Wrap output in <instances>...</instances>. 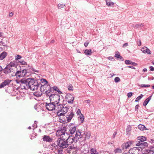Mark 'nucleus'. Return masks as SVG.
<instances>
[{
  "label": "nucleus",
  "instance_id": "obj_1",
  "mask_svg": "<svg viewBox=\"0 0 154 154\" xmlns=\"http://www.w3.org/2000/svg\"><path fill=\"white\" fill-rule=\"evenodd\" d=\"M57 116L61 117L66 114L70 108V106L64 104H60L57 105Z\"/></svg>",
  "mask_w": 154,
  "mask_h": 154
},
{
  "label": "nucleus",
  "instance_id": "obj_3",
  "mask_svg": "<svg viewBox=\"0 0 154 154\" xmlns=\"http://www.w3.org/2000/svg\"><path fill=\"white\" fill-rule=\"evenodd\" d=\"M74 116V114L73 110H71L63 116L60 117V122L63 123L69 122Z\"/></svg>",
  "mask_w": 154,
  "mask_h": 154
},
{
  "label": "nucleus",
  "instance_id": "obj_36",
  "mask_svg": "<svg viewBox=\"0 0 154 154\" xmlns=\"http://www.w3.org/2000/svg\"><path fill=\"white\" fill-rule=\"evenodd\" d=\"M106 5L108 6H112L114 5V3L112 2H110L109 1H106Z\"/></svg>",
  "mask_w": 154,
  "mask_h": 154
},
{
  "label": "nucleus",
  "instance_id": "obj_54",
  "mask_svg": "<svg viewBox=\"0 0 154 154\" xmlns=\"http://www.w3.org/2000/svg\"><path fill=\"white\" fill-rule=\"evenodd\" d=\"M30 69H31L34 72L38 73L39 72V71L36 70L34 69V68L32 67Z\"/></svg>",
  "mask_w": 154,
  "mask_h": 154
},
{
  "label": "nucleus",
  "instance_id": "obj_32",
  "mask_svg": "<svg viewBox=\"0 0 154 154\" xmlns=\"http://www.w3.org/2000/svg\"><path fill=\"white\" fill-rule=\"evenodd\" d=\"M139 148H141V147H134L133 148H132V149H130V150H129V153H130V152L131 151H133V152H134L135 151H136V150H138V151H140V149H139Z\"/></svg>",
  "mask_w": 154,
  "mask_h": 154
},
{
  "label": "nucleus",
  "instance_id": "obj_35",
  "mask_svg": "<svg viewBox=\"0 0 154 154\" xmlns=\"http://www.w3.org/2000/svg\"><path fill=\"white\" fill-rule=\"evenodd\" d=\"M65 4H63V3H60L57 5V7L58 9H61L62 8H63L65 6Z\"/></svg>",
  "mask_w": 154,
  "mask_h": 154
},
{
  "label": "nucleus",
  "instance_id": "obj_16",
  "mask_svg": "<svg viewBox=\"0 0 154 154\" xmlns=\"http://www.w3.org/2000/svg\"><path fill=\"white\" fill-rule=\"evenodd\" d=\"M141 51L145 54H151V51L147 47H144L141 48Z\"/></svg>",
  "mask_w": 154,
  "mask_h": 154
},
{
  "label": "nucleus",
  "instance_id": "obj_14",
  "mask_svg": "<svg viewBox=\"0 0 154 154\" xmlns=\"http://www.w3.org/2000/svg\"><path fill=\"white\" fill-rule=\"evenodd\" d=\"M69 98H71V99L68 100L67 101L68 103H69L73 104L74 97L73 96L72 94H69L66 97V99L67 100H68Z\"/></svg>",
  "mask_w": 154,
  "mask_h": 154
},
{
  "label": "nucleus",
  "instance_id": "obj_51",
  "mask_svg": "<svg viewBox=\"0 0 154 154\" xmlns=\"http://www.w3.org/2000/svg\"><path fill=\"white\" fill-rule=\"evenodd\" d=\"M68 148H69V149L71 150H72L73 149H75V147H74V145H71L69 146L68 147Z\"/></svg>",
  "mask_w": 154,
  "mask_h": 154
},
{
  "label": "nucleus",
  "instance_id": "obj_5",
  "mask_svg": "<svg viewBox=\"0 0 154 154\" xmlns=\"http://www.w3.org/2000/svg\"><path fill=\"white\" fill-rule=\"evenodd\" d=\"M40 90L42 92H45L46 96H49L51 92V87L49 84L41 85L40 87Z\"/></svg>",
  "mask_w": 154,
  "mask_h": 154
},
{
  "label": "nucleus",
  "instance_id": "obj_34",
  "mask_svg": "<svg viewBox=\"0 0 154 154\" xmlns=\"http://www.w3.org/2000/svg\"><path fill=\"white\" fill-rule=\"evenodd\" d=\"M9 68H11L12 67H16V64L13 62H11L10 63L7 65Z\"/></svg>",
  "mask_w": 154,
  "mask_h": 154
},
{
  "label": "nucleus",
  "instance_id": "obj_57",
  "mask_svg": "<svg viewBox=\"0 0 154 154\" xmlns=\"http://www.w3.org/2000/svg\"><path fill=\"white\" fill-rule=\"evenodd\" d=\"M149 68L150 69V71H153L154 70V68L152 66H150L149 67Z\"/></svg>",
  "mask_w": 154,
  "mask_h": 154
},
{
  "label": "nucleus",
  "instance_id": "obj_28",
  "mask_svg": "<svg viewBox=\"0 0 154 154\" xmlns=\"http://www.w3.org/2000/svg\"><path fill=\"white\" fill-rule=\"evenodd\" d=\"M131 127L130 125H129L127 126L126 128V134L127 135L128 134H129L131 131Z\"/></svg>",
  "mask_w": 154,
  "mask_h": 154
},
{
  "label": "nucleus",
  "instance_id": "obj_60",
  "mask_svg": "<svg viewBox=\"0 0 154 154\" xmlns=\"http://www.w3.org/2000/svg\"><path fill=\"white\" fill-rule=\"evenodd\" d=\"M109 60H114V58L113 57H108L107 58Z\"/></svg>",
  "mask_w": 154,
  "mask_h": 154
},
{
  "label": "nucleus",
  "instance_id": "obj_44",
  "mask_svg": "<svg viewBox=\"0 0 154 154\" xmlns=\"http://www.w3.org/2000/svg\"><path fill=\"white\" fill-rule=\"evenodd\" d=\"M138 86L141 87V88L143 87H149L150 86V85H144V84H142L140 85H138Z\"/></svg>",
  "mask_w": 154,
  "mask_h": 154
},
{
  "label": "nucleus",
  "instance_id": "obj_33",
  "mask_svg": "<svg viewBox=\"0 0 154 154\" xmlns=\"http://www.w3.org/2000/svg\"><path fill=\"white\" fill-rule=\"evenodd\" d=\"M40 82L41 83H44V85L47 84L48 83V82L47 81L46 79H41L40 82ZM41 85L42 84H41L40 85Z\"/></svg>",
  "mask_w": 154,
  "mask_h": 154
},
{
  "label": "nucleus",
  "instance_id": "obj_64",
  "mask_svg": "<svg viewBox=\"0 0 154 154\" xmlns=\"http://www.w3.org/2000/svg\"><path fill=\"white\" fill-rule=\"evenodd\" d=\"M118 59H119L120 60H121L122 61L124 60L123 58L121 55H120V57H119Z\"/></svg>",
  "mask_w": 154,
  "mask_h": 154
},
{
  "label": "nucleus",
  "instance_id": "obj_52",
  "mask_svg": "<svg viewBox=\"0 0 154 154\" xmlns=\"http://www.w3.org/2000/svg\"><path fill=\"white\" fill-rule=\"evenodd\" d=\"M133 94V93L132 92H129L127 94V96L129 98H130L131 97Z\"/></svg>",
  "mask_w": 154,
  "mask_h": 154
},
{
  "label": "nucleus",
  "instance_id": "obj_38",
  "mask_svg": "<svg viewBox=\"0 0 154 154\" xmlns=\"http://www.w3.org/2000/svg\"><path fill=\"white\" fill-rule=\"evenodd\" d=\"M120 54L118 51H116L114 57L116 59H118L119 57H120Z\"/></svg>",
  "mask_w": 154,
  "mask_h": 154
},
{
  "label": "nucleus",
  "instance_id": "obj_30",
  "mask_svg": "<svg viewBox=\"0 0 154 154\" xmlns=\"http://www.w3.org/2000/svg\"><path fill=\"white\" fill-rule=\"evenodd\" d=\"M42 93L39 92H36L33 93V95L37 97H39L42 96Z\"/></svg>",
  "mask_w": 154,
  "mask_h": 154
},
{
  "label": "nucleus",
  "instance_id": "obj_41",
  "mask_svg": "<svg viewBox=\"0 0 154 154\" xmlns=\"http://www.w3.org/2000/svg\"><path fill=\"white\" fill-rule=\"evenodd\" d=\"M148 146V143L147 142H143L142 143L141 147H143L144 148L145 147H147Z\"/></svg>",
  "mask_w": 154,
  "mask_h": 154
},
{
  "label": "nucleus",
  "instance_id": "obj_61",
  "mask_svg": "<svg viewBox=\"0 0 154 154\" xmlns=\"http://www.w3.org/2000/svg\"><path fill=\"white\" fill-rule=\"evenodd\" d=\"M116 134H117V132H115L113 134V136H112L113 138H115V137L116 135Z\"/></svg>",
  "mask_w": 154,
  "mask_h": 154
},
{
  "label": "nucleus",
  "instance_id": "obj_2",
  "mask_svg": "<svg viewBox=\"0 0 154 154\" xmlns=\"http://www.w3.org/2000/svg\"><path fill=\"white\" fill-rule=\"evenodd\" d=\"M29 88L31 90H37L41 85V82L33 78H28Z\"/></svg>",
  "mask_w": 154,
  "mask_h": 154
},
{
  "label": "nucleus",
  "instance_id": "obj_17",
  "mask_svg": "<svg viewBox=\"0 0 154 154\" xmlns=\"http://www.w3.org/2000/svg\"><path fill=\"white\" fill-rule=\"evenodd\" d=\"M42 139L44 141L48 142H51L53 140L52 138H51L49 136L46 135L44 136Z\"/></svg>",
  "mask_w": 154,
  "mask_h": 154
},
{
  "label": "nucleus",
  "instance_id": "obj_58",
  "mask_svg": "<svg viewBox=\"0 0 154 154\" xmlns=\"http://www.w3.org/2000/svg\"><path fill=\"white\" fill-rule=\"evenodd\" d=\"M77 114L78 115H79L80 114L81 115V111L80 109H78V110L77 111Z\"/></svg>",
  "mask_w": 154,
  "mask_h": 154
},
{
  "label": "nucleus",
  "instance_id": "obj_45",
  "mask_svg": "<svg viewBox=\"0 0 154 154\" xmlns=\"http://www.w3.org/2000/svg\"><path fill=\"white\" fill-rule=\"evenodd\" d=\"M91 136V134L90 133H87L85 135V140H86V139H88L90 138Z\"/></svg>",
  "mask_w": 154,
  "mask_h": 154
},
{
  "label": "nucleus",
  "instance_id": "obj_12",
  "mask_svg": "<svg viewBox=\"0 0 154 154\" xmlns=\"http://www.w3.org/2000/svg\"><path fill=\"white\" fill-rule=\"evenodd\" d=\"M81 133L82 132L80 131L79 130H77L76 131L75 134V137H74L75 142H77L79 138L82 137L83 135L81 134Z\"/></svg>",
  "mask_w": 154,
  "mask_h": 154
},
{
  "label": "nucleus",
  "instance_id": "obj_7",
  "mask_svg": "<svg viewBox=\"0 0 154 154\" xmlns=\"http://www.w3.org/2000/svg\"><path fill=\"white\" fill-rule=\"evenodd\" d=\"M30 73V72L29 70L26 69L21 70V69L20 71L18 70L15 73V75L16 76L17 78H20L25 76H28L29 75V74Z\"/></svg>",
  "mask_w": 154,
  "mask_h": 154
},
{
  "label": "nucleus",
  "instance_id": "obj_10",
  "mask_svg": "<svg viewBox=\"0 0 154 154\" xmlns=\"http://www.w3.org/2000/svg\"><path fill=\"white\" fill-rule=\"evenodd\" d=\"M45 107L46 109L48 111H52L54 109L57 110V106L54 104L50 101V103H46Z\"/></svg>",
  "mask_w": 154,
  "mask_h": 154
},
{
  "label": "nucleus",
  "instance_id": "obj_13",
  "mask_svg": "<svg viewBox=\"0 0 154 154\" xmlns=\"http://www.w3.org/2000/svg\"><path fill=\"white\" fill-rule=\"evenodd\" d=\"M11 80L8 79H7L4 80V81L2 82L0 85V89L4 88L7 85H8Z\"/></svg>",
  "mask_w": 154,
  "mask_h": 154
},
{
  "label": "nucleus",
  "instance_id": "obj_23",
  "mask_svg": "<svg viewBox=\"0 0 154 154\" xmlns=\"http://www.w3.org/2000/svg\"><path fill=\"white\" fill-rule=\"evenodd\" d=\"M76 131V126H74L73 127H71L69 130V132L71 134H73Z\"/></svg>",
  "mask_w": 154,
  "mask_h": 154
},
{
  "label": "nucleus",
  "instance_id": "obj_63",
  "mask_svg": "<svg viewBox=\"0 0 154 154\" xmlns=\"http://www.w3.org/2000/svg\"><path fill=\"white\" fill-rule=\"evenodd\" d=\"M13 14H14V13H13V12H11L9 14V17H12V16H13Z\"/></svg>",
  "mask_w": 154,
  "mask_h": 154
},
{
  "label": "nucleus",
  "instance_id": "obj_19",
  "mask_svg": "<svg viewBox=\"0 0 154 154\" xmlns=\"http://www.w3.org/2000/svg\"><path fill=\"white\" fill-rule=\"evenodd\" d=\"M84 53L86 55H91L92 54V52L91 49H86L84 51Z\"/></svg>",
  "mask_w": 154,
  "mask_h": 154
},
{
  "label": "nucleus",
  "instance_id": "obj_40",
  "mask_svg": "<svg viewBox=\"0 0 154 154\" xmlns=\"http://www.w3.org/2000/svg\"><path fill=\"white\" fill-rule=\"evenodd\" d=\"M144 26V24L143 23H138L137 24H136L135 25L134 28H138L140 27H143Z\"/></svg>",
  "mask_w": 154,
  "mask_h": 154
},
{
  "label": "nucleus",
  "instance_id": "obj_31",
  "mask_svg": "<svg viewBox=\"0 0 154 154\" xmlns=\"http://www.w3.org/2000/svg\"><path fill=\"white\" fill-rule=\"evenodd\" d=\"M122 150L123 149L122 148V149L117 148L114 150V152L116 153H121L122 152Z\"/></svg>",
  "mask_w": 154,
  "mask_h": 154
},
{
  "label": "nucleus",
  "instance_id": "obj_22",
  "mask_svg": "<svg viewBox=\"0 0 154 154\" xmlns=\"http://www.w3.org/2000/svg\"><path fill=\"white\" fill-rule=\"evenodd\" d=\"M137 139L143 142L146 140V137L144 136H138L137 137Z\"/></svg>",
  "mask_w": 154,
  "mask_h": 154
},
{
  "label": "nucleus",
  "instance_id": "obj_27",
  "mask_svg": "<svg viewBox=\"0 0 154 154\" xmlns=\"http://www.w3.org/2000/svg\"><path fill=\"white\" fill-rule=\"evenodd\" d=\"M149 149H146L144 150L145 154H148L151 149H154V146H150L149 147Z\"/></svg>",
  "mask_w": 154,
  "mask_h": 154
},
{
  "label": "nucleus",
  "instance_id": "obj_39",
  "mask_svg": "<svg viewBox=\"0 0 154 154\" xmlns=\"http://www.w3.org/2000/svg\"><path fill=\"white\" fill-rule=\"evenodd\" d=\"M136 145L137 146H141L142 144V142L140 140H137L136 141Z\"/></svg>",
  "mask_w": 154,
  "mask_h": 154
},
{
  "label": "nucleus",
  "instance_id": "obj_18",
  "mask_svg": "<svg viewBox=\"0 0 154 154\" xmlns=\"http://www.w3.org/2000/svg\"><path fill=\"white\" fill-rule=\"evenodd\" d=\"M51 93H53L54 91H57L59 94H62V92L60 91L58 88L56 86H54L52 88L51 87Z\"/></svg>",
  "mask_w": 154,
  "mask_h": 154
},
{
  "label": "nucleus",
  "instance_id": "obj_4",
  "mask_svg": "<svg viewBox=\"0 0 154 154\" xmlns=\"http://www.w3.org/2000/svg\"><path fill=\"white\" fill-rule=\"evenodd\" d=\"M57 144L56 146L58 147L59 149H65L68 147V145L66 141V138L63 136L62 137H59L57 139L56 141Z\"/></svg>",
  "mask_w": 154,
  "mask_h": 154
},
{
  "label": "nucleus",
  "instance_id": "obj_50",
  "mask_svg": "<svg viewBox=\"0 0 154 154\" xmlns=\"http://www.w3.org/2000/svg\"><path fill=\"white\" fill-rule=\"evenodd\" d=\"M22 58L21 56L19 55H17L15 57V60H18Z\"/></svg>",
  "mask_w": 154,
  "mask_h": 154
},
{
  "label": "nucleus",
  "instance_id": "obj_43",
  "mask_svg": "<svg viewBox=\"0 0 154 154\" xmlns=\"http://www.w3.org/2000/svg\"><path fill=\"white\" fill-rule=\"evenodd\" d=\"M19 62L22 65H27V63L25 61L21 59L20 61H19Z\"/></svg>",
  "mask_w": 154,
  "mask_h": 154
},
{
  "label": "nucleus",
  "instance_id": "obj_26",
  "mask_svg": "<svg viewBox=\"0 0 154 154\" xmlns=\"http://www.w3.org/2000/svg\"><path fill=\"white\" fill-rule=\"evenodd\" d=\"M129 146V145L128 144V143L126 142L125 143H123L122 145V147L123 149H127L128 148Z\"/></svg>",
  "mask_w": 154,
  "mask_h": 154
},
{
  "label": "nucleus",
  "instance_id": "obj_29",
  "mask_svg": "<svg viewBox=\"0 0 154 154\" xmlns=\"http://www.w3.org/2000/svg\"><path fill=\"white\" fill-rule=\"evenodd\" d=\"M90 152L91 154H99L97 152V150L95 149L92 148L90 150Z\"/></svg>",
  "mask_w": 154,
  "mask_h": 154
},
{
  "label": "nucleus",
  "instance_id": "obj_48",
  "mask_svg": "<svg viewBox=\"0 0 154 154\" xmlns=\"http://www.w3.org/2000/svg\"><path fill=\"white\" fill-rule=\"evenodd\" d=\"M73 86L71 84H70L68 86V88L69 90L73 91Z\"/></svg>",
  "mask_w": 154,
  "mask_h": 154
},
{
  "label": "nucleus",
  "instance_id": "obj_46",
  "mask_svg": "<svg viewBox=\"0 0 154 154\" xmlns=\"http://www.w3.org/2000/svg\"><path fill=\"white\" fill-rule=\"evenodd\" d=\"M80 118L81 121V122L82 123H83L84 119V116L82 114H81V115L80 116Z\"/></svg>",
  "mask_w": 154,
  "mask_h": 154
},
{
  "label": "nucleus",
  "instance_id": "obj_15",
  "mask_svg": "<svg viewBox=\"0 0 154 154\" xmlns=\"http://www.w3.org/2000/svg\"><path fill=\"white\" fill-rule=\"evenodd\" d=\"M13 69L9 68L8 66H8H6L3 69V72L5 74H7L11 72H13Z\"/></svg>",
  "mask_w": 154,
  "mask_h": 154
},
{
  "label": "nucleus",
  "instance_id": "obj_25",
  "mask_svg": "<svg viewBox=\"0 0 154 154\" xmlns=\"http://www.w3.org/2000/svg\"><path fill=\"white\" fill-rule=\"evenodd\" d=\"M138 127L139 129L142 131L147 130L145 126L143 125L140 124L138 126Z\"/></svg>",
  "mask_w": 154,
  "mask_h": 154
},
{
  "label": "nucleus",
  "instance_id": "obj_47",
  "mask_svg": "<svg viewBox=\"0 0 154 154\" xmlns=\"http://www.w3.org/2000/svg\"><path fill=\"white\" fill-rule=\"evenodd\" d=\"M120 79L119 77H116L114 79V81L116 83H118L120 81Z\"/></svg>",
  "mask_w": 154,
  "mask_h": 154
},
{
  "label": "nucleus",
  "instance_id": "obj_9",
  "mask_svg": "<svg viewBox=\"0 0 154 154\" xmlns=\"http://www.w3.org/2000/svg\"><path fill=\"white\" fill-rule=\"evenodd\" d=\"M66 131V127L65 126L62 127L57 130L56 132V134L57 136L59 137H61L62 136H63V135L68 136L69 134L67 132H65Z\"/></svg>",
  "mask_w": 154,
  "mask_h": 154
},
{
  "label": "nucleus",
  "instance_id": "obj_42",
  "mask_svg": "<svg viewBox=\"0 0 154 154\" xmlns=\"http://www.w3.org/2000/svg\"><path fill=\"white\" fill-rule=\"evenodd\" d=\"M63 149L59 148L57 151V154H64L63 153Z\"/></svg>",
  "mask_w": 154,
  "mask_h": 154
},
{
  "label": "nucleus",
  "instance_id": "obj_49",
  "mask_svg": "<svg viewBox=\"0 0 154 154\" xmlns=\"http://www.w3.org/2000/svg\"><path fill=\"white\" fill-rule=\"evenodd\" d=\"M128 143V144L129 145V146L132 145L134 143V141L133 140L129 141L127 142Z\"/></svg>",
  "mask_w": 154,
  "mask_h": 154
},
{
  "label": "nucleus",
  "instance_id": "obj_8",
  "mask_svg": "<svg viewBox=\"0 0 154 154\" xmlns=\"http://www.w3.org/2000/svg\"><path fill=\"white\" fill-rule=\"evenodd\" d=\"M20 82V87L22 89L28 90L29 88L28 78L21 79Z\"/></svg>",
  "mask_w": 154,
  "mask_h": 154
},
{
  "label": "nucleus",
  "instance_id": "obj_11",
  "mask_svg": "<svg viewBox=\"0 0 154 154\" xmlns=\"http://www.w3.org/2000/svg\"><path fill=\"white\" fill-rule=\"evenodd\" d=\"M68 138L67 139H66V141L68 145V146L72 143L73 142L76 143L77 142H75V139L72 135L69 136V134L67 136Z\"/></svg>",
  "mask_w": 154,
  "mask_h": 154
},
{
  "label": "nucleus",
  "instance_id": "obj_59",
  "mask_svg": "<svg viewBox=\"0 0 154 154\" xmlns=\"http://www.w3.org/2000/svg\"><path fill=\"white\" fill-rule=\"evenodd\" d=\"M148 154H154V150L151 149Z\"/></svg>",
  "mask_w": 154,
  "mask_h": 154
},
{
  "label": "nucleus",
  "instance_id": "obj_24",
  "mask_svg": "<svg viewBox=\"0 0 154 154\" xmlns=\"http://www.w3.org/2000/svg\"><path fill=\"white\" fill-rule=\"evenodd\" d=\"M7 55V53L5 52H3L0 54V60H2L5 58Z\"/></svg>",
  "mask_w": 154,
  "mask_h": 154
},
{
  "label": "nucleus",
  "instance_id": "obj_21",
  "mask_svg": "<svg viewBox=\"0 0 154 154\" xmlns=\"http://www.w3.org/2000/svg\"><path fill=\"white\" fill-rule=\"evenodd\" d=\"M125 64L127 65L131 64L133 66H137V64L136 63L132 62L130 60H125Z\"/></svg>",
  "mask_w": 154,
  "mask_h": 154
},
{
  "label": "nucleus",
  "instance_id": "obj_37",
  "mask_svg": "<svg viewBox=\"0 0 154 154\" xmlns=\"http://www.w3.org/2000/svg\"><path fill=\"white\" fill-rule=\"evenodd\" d=\"M143 97V95L142 94H141L140 96L138 97L136 99L135 101L137 102H138Z\"/></svg>",
  "mask_w": 154,
  "mask_h": 154
},
{
  "label": "nucleus",
  "instance_id": "obj_62",
  "mask_svg": "<svg viewBox=\"0 0 154 154\" xmlns=\"http://www.w3.org/2000/svg\"><path fill=\"white\" fill-rule=\"evenodd\" d=\"M137 45L138 46H140L141 45V42L140 40L138 43H137Z\"/></svg>",
  "mask_w": 154,
  "mask_h": 154
},
{
  "label": "nucleus",
  "instance_id": "obj_6",
  "mask_svg": "<svg viewBox=\"0 0 154 154\" xmlns=\"http://www.w3.org/2000/svg\"><path fill=\"white\" fill-rule=\"evenodd\" d=\"M50 102L55 105H58L60 100V96L58 94H50L49 96Z\"/></svg>",
  "mask_w": 154,
  "mask_h": 154
},
{
  "label": "nucleus",
  "instance_id": "obj_53",
  "mask_svg": "<svg viewBox=\"0 0 154 154\" xmlns=\"http://www.w3.org/2000/svg\"><path fill=\"white\" fill-rule=\"evenodd\" d=\"M71 150L68 147L66 149V153H70Z\"/></svg>",
  "mask_w": 154,
  "mask_h": 154
},
{
  "label": "nucleus",
  "instance_id": "obj_20",
  "mask_svg": "<svg viewBox=\"0 0 154 154\" xmlns=\"http://www.w3.org/2000/svg\"><path fill=\"white\" fill-rule=\"evenodd\" d=\"M152 95L149 96L148 98H146L143 102V105L144 106H146L148 104L149 101L150 100Z\"/></svg>",
  "mask_w": 154,
  "mask_h": 154
},
{
  "label": "nucleus",
  "instance_id": "obj_55",
  "mask_svg": "<svg viewBox=\"0 0 154 154\" xmlns=\"http://www.w3.org/2000/svg\"><path fill=\"white\" fill-rule=\"evenodd\" d=\"M128 43H125L123 45L122 47L124 48H125L127 46H128Z\"/></svg>",
  "mask_w": 154,
  "mask_h": 154
},
{
  "label": "nucleus",
  "instance_id": "obj_56",
  "mask_svg": "<svg viewBox=\"0 0 154 154\" xmlns=\"http://www.w3.org/2000/svg\"><path fill=\"white\" fill-rule=\"evenodd\" d=\"M139 104H137L135 106V111H137V110L138 109V107H139Z\"/></svg>",
  "mask_w": 154,
  "mask_h": 154
}]
</instances>
